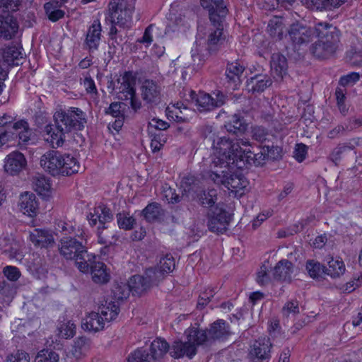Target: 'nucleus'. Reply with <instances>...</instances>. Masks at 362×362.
Returning a JSON list of instances; mask_svg holds the SVG:
<instances>
[{
  "instance_id": "nucleus-1",
  "label": "nucleus",
  "mask_w": 362,
  "mask_h": 362,
  "mask_svg": "<svg viewBox=\"0 0 362 362\" xmlns=\"http://www.w3.org/2000/svg\"><path fill=\"white\" fill-rule=\"evenodd\" d=\"M213 146L216 148L213 160L214 165L230 169H243L252 165H264L269 157L271 148L274 147L273 145H264L260 147L259 152L255 153L247 148L251 146L247 139L234 141L226 137L218 138L216 142L214 140Z\"/></svg>"
},
{
  "instance_id": "nucleus-2",
  "label": "nucleus",
  "mask_w": 362,
  "mask_h": 362,
  "mask_svg": "<svg viewBox=\"0 0 362 362\" xmlns=\"http://www.w3.org/2000/svg\"><path fill=\"white\" fill-rule=\"evenodd\" d=\"M54 124L47 125L45 132L49 138V141L54 148L62 146L66 135L71 132L81 131L87 123L86 113L78 107H69L64 110L55 112Z\"/></svg>"
},
{
  "instance_id": "nucleus-3",
  "label": "nucleus",
  "mask_w": 362,
  "mask_h": 362,
  "mask_svg": "<svg viewBox=\"0 0 362 362\" xmlns=\"http://www.w3.org/2000/svg\"><path fill=\"white\" fill-rule=\"evenodd\" d=\"M317 41L313 43L310 50L319 59H327L334 55L340 47V32L327 23H318L315 25Z\"/></svg>"
},
{
  "instance_id": "nucleus-4",
  "label": "nucleus",
  "mask_w": 362,
  "mask_h": 362,
  "mask_svg": "<svg viewBox=\"0 0 362 362\" xmlns=\"http://www.w3.org/2000/svg\"><path fill=\"white\" fill-rule=\"evenodd\" d=\"M86 245V240L82 233L74 237L63 236L59 244V254L67 260H74L78 269L83 273L88 272V261L95 258L88 253Z\"/></svg>"
},
{
  "instance_id": "nucleus-5",
  "label": "nucleus",
  "mask_w": 362,
  "mask_h": 362,
  "mask_svg": "<svg viewBox=\"0 0 362 362\" xmlns=\"http://www.w3.org/2000/svg\"><path fill=\"white\" fill-rule=\"evenodd\" d=\"M136 77L132 71H125L114 84L117 98L121 100H129L132 108L137 111L141 107V101L136 97Z\"/></svg>"
},
{
  "instance_id": "nucleus-6",
  "label": "nucleus",
  "mask_w": 362,
  "mask_h": 362,
  "mask_svg": "<svg viewBox=\"0 0 362 362\" xmlns=\"http://www.w3.org/2000/svg\"><path fill=\"white\" fill-rule=\"evenodd\" d=\"M108 10L111 23L122 27L130 26L134 11L132 0H110Z\"/></svg>"
},
{
  "instance_id": "nucleus-7",
  "label": "nucleus",
  "mask_w": 362,
  "mask_h": 362,
  "mask_svg": "<svg viewBox=\"0 0 362 362\" xmlns=\"http://www.w3.org/2000/svg\"><path fill=\"white\" fill-rule=\"evenodd\" d=\"M223 18L224 17H220L218 21H211L213 25L209 31L205 49L210 54L216 53L226 43V34L223 25Z\"/></svg>"
},
{
  "instance_id": "nucleus-8",
  "label": "nucleus",
  "mask_w": 362,
  "mask_h": 362,
  "mask_svg": "<svg viewBox=\"0 0 362 362\" xmlns=\"http://www.w3.org/2000/svg\"><path fill=\"white\" fill-rule=\"evenodd\" d=\"M231 220V216L225 209L216 206L208 214V228L213 233H225Z\"/></svg>"
},
{
  "instance_id": "nucleus-9",
  "label": "nucleus",
  "mask_w": 362,
  "mask_h": 362,
  "mask_svg": "<svg viewBox=\"0 0 362 362\" xmlns=\"http://www.w3.org/2000/svg\"><path fill=\"white\" fill-rule=\"evenodd\" d=\"M150 351L151 354L143 348L135 351L137 358H141L144 361L143 362H154L163 358L168 351H170V348L165 339L156 338L151 342Z\"/></svg>"
},
{
  "instance_id": "nucleus-10",
  "label": "nucleus",
  "mask_w": 362,
  "mask_h": 362,
  "mask_svg": "<svg viewBox=\"0 0 362 362\" xmlns=\"http://www.w3.org/2000/svg\"><path fill=\"white\" fill-rule=\"evenodd\" d=\"M143 101L148 107H153L161 100V87L155 81L144 80L140 87Z\"/></svg>"
},
{
  "instance_id": "nucleus-11",
  "label": "nucleus",
  "mask_w": 362,
  "mask_h": 362,
  "mask_svg": "<svg viewBox=\"0 0 362 362\" xmlns=\"http://www.w3.org/2000/svg\"><path fill=\"white\" fill-rule=\"evenodd\" d=\"M272 342L269 337H259L251 346L249 356L252 362H269Z\"/></svg>"
},
{
  "instance_id": "nucleus-12",
  "label": "nucleus",
  "mask_w": 362,
  "mask_h": 362,
  "mask_svg": "<svg viewBox=\"0 0 362 362\" xmlns=\"http://www.w3.org/2000/svg\"><path fill=\"white\" fill-rule=\"evenodd\" d=\"M62 153L57 151L50 150L42 156L40 165L45 171L52 175H62Z\"/></svg>"
},
{
  "instance_id": "nucleus-13",
  "label": "nucleus",
  "mask_w": 362,
  "mask_h": 362,
  "mask_svg": "<svg viewBox=\"0 0 362 362\" xmlns=\"http://www.w3.org/2000/svg\"><path fill=\"white\" fill-rule=\"evenodd\" d=\"M101 32L102 28L100 21L98 20L94 21L86 32L83 49L89 52H94L98 50L101 41Z\"/></svg>"
},
{
  "instance_id": "nucleus-14",
  "label": "nucleus",
  "mask_w": 362,
  "mask_h": 362,
  "mask_svg": "<svg viewBox=\"0 0 362 362\" xmlns=\"http://www.w3.org/2000/svg\"><path fill=\"white\" fill-rule=\"evenodd\" d=\"M211 344L214 341H224L233 334L230 325L224 320L219 319L214 322L208 329Z\"/></svg>"
},
{
  "instance_id": "nucleus-15",
  "label": "nucleus",
  "mask_w": 362,
  "mask_h": 362,
  "mask_svg": "<svg viewBox=\"0 0 362 362\" xmlns=\"http://www.w3.org/2000/svg\"><path fill=\"white\" fill-rule=\"evenodd\" d=\"M288 34L294 44L301 45L311 40L313 36L315 35V27H307L299 23H293L288 30Z\"/></svg>"
},
{
  "instance_id": "nucleus-16",
  "label": "nucleus",
  "mask_w": 362,
  "mask_h": 362,
  "mask_svg": "<svg viewBox=\"0 0 362 362\" xmlns=\"http://www.w3.org/2000/svg\"><path fill=\"white\" fill-rule=\"evenodd\" d=\"M24 223L35 226L37 224L36 216L38 214V203L33 193L24 192Z\"/></svg>"
},
{
  "instance_id": "nucleus-17",
  "label": "nucleus",
  "mask_w": 362,
  "mask_h": 362,
  "mask_svg": "<svg viewBox=\"0 0 362 362\" xmlns=\"http://www.w3.org/2000/svg\"><path fill=\"white\" fill-rule=\"evenodd\" d=\"M88 220L90 226H95L98 221L103 230L107 227L105 223L111 222L113 220V214L111 210L104 205L95 207L93 211H90L87 216Z\"/></svg>"
},
{
  "instance_id": "nucleus-18",
  "label": "nucleus",
  "mask_w": 362,
  "mask_h": 362,
  "mask_svg": "<svg viewBox=\"0 0 362 362\" xmlns=\"http://www.w3.org/2000/svg\"><path fill=\"white\" fill-rule=\"evenodd\" d=\"M200 4L209 11L211 21H218L220 17H225L227 14L223 0H200Z\"/></svg>"
},
{
  "instance_id": "nucleus-19",
  "label": "nucleus",
  "mask_w": 362,
  "mask_h": 362,
  "mask_svg": "<svg viewBox=\"0 0 362 362\" xmlns=\"http://www.w3.org/2000/svg\"><path fill=\"white\" fill-rule=\"evenodd\" d=\"M196 354V347L187 339L186 341L181 340L174 341L170 351V356L175 358H180L184 356L192 358Z\"/></svg>"
},
{
  "instance_id": "nucleus-20",
  "label": "nucleus",
  "mask_w": 362,
  "mask_h": 362,
  "mask_svg": "<svg viewBox=\"0 0 362 362\" xmlns=\"http://www.w3.org/2000/svg\"><path fill=\"white\" fill-rule=\"evenodd\" d=\"M4 170L11 175H18L23 169V153L14 151L4 159Z\"/></svg>"
},
{
  "instance_id": "nucleus-21",
  "label": "nucleus",
  "mask_w": 362,
  "mask_h": 362,
  "mask_svg": "<svg viewBox=\"0 0 362 362\" xmlns=\"http://www.w3.org/2000/svg\"><path fill=\"white\" fill-rule=\"evenodd\" d=\"M18 30V24L13 16L0 15V37L6 40L11 39Z\"/></svg>"
},
{
  "instance_id": "nucleus-22",
  "label": "nucleus",
  "mask_w": 362,
  "mask_h": 362,
  "mask_svg": "<svg viewBox=\"0 0 362 362\" xmlns=\"http://www.w3.org/2000/svg\"><path fill=\"white\" fill-rule=\"evenodd\" d=\"M30 240L35 245L46 247L53 245L54 239L51 231L46 229L34 228L30 231Z\"/></svg>"
},
{
  "instance_id": "nucleus-23",
  "label": "nucleus",
  "mask_w": 362,
  "mask_h": 362,
  "mask_svg": "<svg viewBox=\"0 0 362 362\" xmlns=\"http://www.w3.org/2000/svg\"><path fill=\"white\" fill-rule=\"evenodd\" d=\"M187 339L193 344L196 349L200 345H211L208 330L199 329L197 327H189L185 332Z\"/></svg>"
},
{
  "instance_id": "nucleus-24",
  "label": "nucleus",
  "mask_w": 362,
  "mask_h": 362,
  "mask_svg": "<svg viewBox=\"0 0 362 362\" xmlns=\"http://www.w3.org/2000/svg\"><path fill=\"white\" fill-rule=\"evenodd\" d=\"M287 60L286 58L279 54L274 53L272 56L271 71L273 77L276 81H280L287 73Z\"/></svg>"
},
{
  "instance_id": "nucleus-25",
  "label": "nucleus",
  "mask_w": 362,
  "mask_h": 362,
  "mask_svg": "<svg viewBox=\"0 0 362 362\" xmlns=\"http://www.w3.org/2000/svg\"><path fill=\"white\" fill-rule=\"evenodd\" d=\"M23 129V119L14 122L6 127L5 130L0 133V146L6 143L21 139V129Z\"/></svg>"
},
{
  "instance_id": "nucleus-26",
  "label": "nucleus",
  "mask_w": 362,
  "mask_h": 362,
  "mask_svg": "<svg viewBox=\"0 0 362 362\" xmlns=\"http://www.w3.org/2000/svg\"><path fill=\"white\" fill-rule=\"evenodd\" d=\"M189 100L200 112L210 111L214 108L213 98L209 94L203 92L196 93L194 90H190Z\"/></svg>"
},
{
  "instance_id": "nucleus-27",
  "label": "nucleus",
  "mask_w": 362,
  "mask_h": 362,
  "mask_svg": "<svg viewBox=\"0 0 362 362\" xmlns=\"http://www.w3.org/2000/svg\"><path fill=\"white\" fill-rule=\"evenodd\" d=\"M21 54V52L16 46L7 47L2 51L0 50V64L6 70L8 66H17Z\"/></svg>"
},
{
  "instance_id": "nucleus-28",
  "label": "nucleus",
  "mask_w": 362,
  "mask_h": 362,
  "mask_svg": "<svg viewBox=\"0 0 362 362\" xmlns=\"http://www.w3.org/2000/svg\"><path fill=\"white\" fill-rule=\"evenodd\" d=\"M104 325L103 317L95 312L87 315L81 322L82 329L88 332H98L104 328Z\"/></svg>"
},
{
  "instance_id": "nucleus-29",
  "label": "nucleus",
  "mask_w": 362,
  "mask_h": 362,
  "mask_svg": "<svg viewBox=\"0 0 362 362\" xmlns=\"http://www.w3.org/2000/svg\"><path fill=\"white\" fill-rule=\"evenodd\" d=\"M244 69V66L237 62L228 64L226 76L228 83L233 85V89L238 88V86L240 84Z\"/></svg>"
},
{
  "instance_id": "nucleus-30",
  "label": "nucleus",
  "mask_w": 362,
  "mask_h": 362,
  "mask_svg": "<svg viewBox=\"0 0 362 362\" xmlns=\"http://www.w3.org/2000/svg\"><path fill=\"white\" fill-rule=\"evenodd\" d=\"M93 259L88 261V271L90 270L93 280L95 283H106L109 280V275L106 272L105 264Z\"/></svg>"
},
{
  "instance_id": "nucleus-31",
  "label": "nucleus",
  "mask_w": 362,
  "mask_h": 362,
  "mask_svg": "<svg viewBox=\"0 0 362 362\" xmlns=\"http://www.w3.org/2000/svg\"><path fill=\"white\" fill-rule=\"evenodd\" d=\"M247 185V180L240 174H227L224 181V186L235 194L243 190Z\"/></svg>"
},
{
  "instance_id": "nucleus-32",
  "label": "nucleus",
  "mask_w": 362,
  "mask_h": 362,
  "mask_svg": "<svg viewBox=\"0 0 362 362\" xmlns=\"http://www.w3.org/2000/svg\"><path fill=\"white\" fill-rule=\"evenodd\" d=\"M293 264L287 260L283 259L279 262L274 269V277L279 281H290L293 272Z\"/></svg>"
},
{
  "instance_id": "nucleus-33",
  "label": "nucleus",
  "mask_w": 362,
  "mask_h": 362,
  "mask_svg": "<svg viewBox=\"0 0 362 362\" xmlns=\"http://www.w3.org/2000/svg\"><path fill=\"white\" fill-rule=\"evenodd\" d=\"M267 30L270 36L276 40H281L286 30L284 18L281 16H274L268 23Z\"/></svg>"
},
{
  "instance_id": "nucleus-34",
  "label": "nucleus",
  "mask_w": 362,
  "mask_h": 362,
  "mask_svg": "<svg viewBox=\"0 0 362 362\" xmlns=\"http://www.w3.org/2000/svg\"><path fill=\"white\" fill-rule=\"evenodd\" d=\"M62 175L70 176L78 172L80 164L77 159L70 154H62Z\"/></svg>"
},
{
  "instance_id": "nucleus-35",
  "label": "nucleus",
  "mask_w": 362,
  "mask_h": 362,
  "mask_svg": "<svg viewBox=\"0 0 362 362\" xmlns=\"http://www.w3.org/2000/svg\"><path fill=\"white\" fill-rule=\"evenodd\" d=\"M272 83V79L267 76H255L251 77L247 82V89L253 93L263 92Z\"/></svg>"
},
{
  "instance_id": "nucleus-36",
  "label": "nucleus",
  "mask_w": 362,
  "mask_h": 362,
  "mask_svg": "<svg viewBox=\"0 0 362 362\" xmlns=\"http://www.w3.org/2000/svg\"><path fill=\"white\" fill-rule=\"evenodd\" d=\"M141 213L148 222L158 221L164 215V211L160 204L156 202L148 204Z\"/></svg>"
},
{
  "instance_id": "nucleus-37",
  "label": "nucleus",
  "mask_w": 362,
  "mask_h": 362,
  "mask_svg": "<svg viewBox=\"0 0 362 362\" xmlns=\"http://www.w3.org/2000/svg\"><path fill=\"white\" fill-rule=\"evenodd\" d=\"M45 13L48 19L56 22L64 16L65 12L62 9L60 3L57 1H50L44 6Z\"/></svg>"
},
{
  "instance_id": "nucleus-38",
  "label": "nucleus",
  "mask_w": 362,
  "mask_h": 362,
  "mask_svg": "<svg viewBox=\"0 0 362 362\" xmlns=\"http://www.w3.org/2000/svg\"><path fill=\"white\" fill-rule=\"evenodd\" d=\"M199 204L204 207L213 209L218 199L217 189L209 188L197 195Z\"/></svg>"
},
{
  "instance_id": "nucleus-39",
  "label": "nucleus",
  "mask_w": 362,
  "mask_h": 362,
  "mask_svg": "<svg viewBox=\"0 0 362 362\" xmlns=\"http://www.w3.org/2000/svg\"><path fill=\"white\" fill-rule=\"evenodd\" d=\"M307 6L311 9H331L344 3L346 0H305Z\"/></svg>"
},
{
  "instance_id": "nucleus-40",
  "label": "nucleus",
  "mask_w": 362,
  "mask_h": 362,
  "mask_svg": "<svg viewBox=\"0 0 362 362\" xmlns=\"http://www.w3.org/2000/svg\"><path fill=\"white\" fill-rule=\"evenodd\" d=\"M251 136L252 139L259 142H271L273 145L274 136L262 126H254L251 129Z\"/></svg>"
},
{
  "instance_id": "nucleus-41",
  "label": "nucleus",
  "mask_w": 362,
  "mask_h": 362,
  "mask_svg": "<svg viewBox=\"0 0 362 362\" xmlns=\"http://www.w3.org/2000/svg\"><path fill=\"white\" fill-rule=\"evenodd\" d=\"M225 127L228 132L234 134L241 133L245 129L244 118L238 114H234L226 123Z\"/></svg>"
},
{
  "instance_id": "nucleus-42",
  "label": "nucleus",
  "mask_w": 362,
  "mask_h": 362,
  "mask_svg": "<svg viewBox=\"0 0 362 362\" xmlns=\"http://www.w3.org/2000/svg\"><path fill=\"white\" fill-rule=\"evenodd\" d=\"M128 284L131 291L138 295L141 294L150 288L144 276L141 275H134L131 277Z\"/></svg>"
},
{
  "instance_id": "nucleus-43",
  "label": "nucleus",
  "mask_w": 362,
  "mask_h": 362,
  "mask_svg": "<svg viewBox=\"0 0 362 362\" xmlns=\"http://www.w3.org/2000/svg\"><path fill=\"white\" fill-rule=\"evenodd\" d=\"M345 272V265L341 260L331 258L328 262V267L325 268V274L332 278H337Z\"/></svg>"
},
{
  "instance_id": "nucleus-44",
  "label": "nucleus",
  "mask_w": 362,
  "mask_h": 362,
  "mask_svg": "<svg viewBox=\"0 0 362 362\" xmlns=\"http://www.w3.org/2000/svg\"><path fill=\"white\" fill-rule=\"evenodd\" d=\"M90 348V341L85 337L76 339L72 349V354L76 358H80L86 354Z\"/></svg>"
},
{
  "instance_id": "nucleus-45",
  "label": "nucleus",
  "mask_w": 362,
  "mask_h": 362,
  "mask_svg": "<svg viewBox=\"0 0 362 362\" xmlns=\"http://www.w3.org/2000/svg\"><path fill=\"white\" fill-rule=\"evenodd\" d=\"M165 276L164 272L160 271L158 267L147 269L144 276L146 282L148 283L149 287L158 284Z\"/></svg>"
},
{
  "instance_id": "nucleus-46",
  "label": "nucleus",
  "mask_w": 362,
  "mask_h": 362,
  "mask_svg": "<svg viewBox=\"0 0 362 362\" xmlns=\"http://www.w3.org/2000/svg\"><path fill=\"white\" fill-rule=\"evenodd\" d=\"M306 270L313 279H319L322 274H325V267L314 259L307 261Z\"/></svg>"
},
{
  "instance_id": "nucleus-47",
  "label": "nucleus",
  "mask_w": 362,
  "mask_h": 362,
  "mask_svg": "<svg viewBox=\"0 0 362 362\" xmlns=\"http://www.w3.org/2000/svg\"><path fill=\"white\" fill-rule=\"evenodd\" d=\"M100 316L103 317V322H110L115 319L117 316L119 308L115 303H109L107 305L103 306L101 308Z\"/></svg>"
},
{
  "instance_id": "nucleus-48",
  "label": "nucleus",
  "mask_w": 362,
  "mask_h": 362,
  "mask_svg": "<svg viewBox=\"0 0 362 362\" xmlns=\"http://www.w3.org/2000/svg\"><path fill=\"white\" fill-rule=\"evenodd\" d=\"M130 292L129 284L125 283L115 284L112 291V297L115 300H123L127 298Z\"/></svg>"
},
{
  "instance_id": "nucleus-49",
  "label": "nucleus",
  "mask_w": 362,
  "mask_h": 362,
  "mask_svg": "<svg viewBox=\"0 0 362 362\" xmlns=\"http://www.w3.org/2000/svg\"><path fill=\"white\" fill-rule=\"evenodd\" d=\"M33 188L40 194H44L51 188L49 180L44 176H38L33 178Z\"/></svg>"
},
{
  "instance_id": "nucleus-50",
  "label": "nucleus",
  "mask_w": 362,
  "mask_h": 362,
  "mask_svg": "<svg viewBox=\"0 0 362 362\" xmlns=\"http://www.w3.org/2000/svg\"><path fill=\"white\" fill-rule=\"evenodd\" d=\"M127 107V105L122 102L112 103L105 112L115 118L124 117Z\"/></svg>"
},
{
  "instance_id": "nucleus-51",
  "label": "nucleus",
  "mask_w": 362,
  "mask_h": 362,
  "mask_svg": "<svg viewBox=\"0 0 362 362\" xmlns=\"http://www.w3.org/2000/svg\"><path fill=\"white\" fill-rule=\"evenodd\" d=\"M59 354L53 351L42 349L38 352L35 362H59Z\"/></svg>"
},
{
  "instance_id": "nucleus-52",
  "label": "nucleus",
  "mask_w": 362,
  "mask_h": 362,
  "mask_svg": "<svg viewBox=\"0 0 362 362\" xmlns=\"http://www.w3.org/2000/svg\"><path fill=\"white\" fill-rule=\"evenodd\" d=\"M55 230L64 236L74 235V227L69 223L62 219H57L54 222Z\"/></svg>"
},
{
  "instance_id": "nucleus-53",
  "label": "nucleus",
  "mask_w": 362,
  "mask_h": 362,
  "mask_svg": "<svg viewBox=\"0 0 362 362\" xmlns=\"http://www.w3.org/2000/svg\"><path fill=\"white\" fill-rule=\"evenodd\" d=\"M175 267V264L173 257L171 255H166L160 259L159 265L157 267L163 272L165 276L167 274L172 272Z\"/></svg>"
},
{
  "instance_id": "nucleus-54",
  "label": "nucleus",
  "mask_w": 362,
  "mask_h": 362,
  "mask_svg": "<svg viewBox=\"0 0 362 362\" xmlns=\"http://www.w3.org/2000/svg\"><path fill=\"white\" fill-rule=\"evenodd\" d=\"M117 220L119 228L124 230L132 229L135 223L134 218L127 216L126 214H117Z\"/></svg>"
},
{
  "instance_id": "nucleus-55",
  "label": "nucleus",
  "mask_w": 362,
  "mask_h": 362,
  "mask_svg": "<svg viewBox=\"0 0 362 362\" xmlns=\"http://www.w3.org/2000/svg\"><path fill=\"white\" fill-rule=\"evenodd\" d=\"M38 135L35 130L29 129L28 124L24 121V146L36 144Z\"/></svg>"
},
{
  "instance_id": "nucleus-56",
  "label": "nucleus",
  "mask_w": 362,
  "mask_h": 362,
  "mask_svg": "<svg viewBox=\"0 0 362 362\" xmlns=\"http://www.w3.org/2000/svg\"><path fill=\"white\" fill-rule=\"evenodd\" d=\"M215 291L214 288H209L201 293L199 296L197 308L202 310L210 301L211 298L214 296Z\"/></svg>"
},
{
  "instance_id": "nucleus-57",
  "label": "nucleus",
  "mask_w": 362,
  "mask_h": 362,
  "mask_svg": "<svg viewBox=\"0 0 362 362\" xmlns=\"http://www.w3.org/2000/svg\"><path fill=\"white\" fill-rule=\"evenodd\" d=\"M163 197L168 203L175 204L181 200V197L175 193V189L165 185L163 189Z\"/></svg>"
},
{
  "instance_id": "nucleus-58",
  "label": "nucleus",
  "mask_w": 362,
  "mask_h": 362,
  "mask_svg": "<svg viewBox=\"0 0 362 362\" xmlns=\"http://www.w3.org/2000/svg\"><path fill=\"white\" fill-rule=\"evenodd\" d=\"M60 335L66 339L73 337L76 333V325L71 322H67L61 325L59 328Z\"/></svg>"
},
{
  "instance_id": "nucleus-59",
  "label": "nucleus",
  "mask_w": 362,
  "mask_h": 362,
  "mask_svg": "<svg viewBox=\"0 0 362 362\" xmlns=\"http://www.w3.org/2000/svg\"><path fill=\"white\" fill-rule=\"evenodd\" d=\"M299 313V303L296 300L287 302L282 308L284 315L288 317L290 314L296 315Z\"/></svg>"
},
{
  "instance_id": "nucleus-60",
  "label": "nucleus",
  "mask_w": 362,
  "mask_h": 362,
  "mask_svg": "<svg viewBox=\"0 0 362 362\" xmlns=\"http://www.w3.org/2000/svg\"><path fill=\"white\" fill-rule=\"evenodd\" d=\"M3 273L6 278L12 281L18 280L21 275L20 270L13 266H6L3 269Z\"/></svg>"
},
{
  "instance_id": "nucleus-61",
  "label": "nucleus",
  "mask_w": 362,
  "mask_h": 362,
  "mask_svg": "<svg viewBox=\"0 0 362 362\" xmlns=\"http://www.w3.org/2000/svg\"><path fill=\"white\" fill-rule=\"evenodd\" d=\"M293 153V156L298 162H303L307 155V146L303 144H296Z\"/></svg>"
},
{
  "instance_id": "nucleus-62",
  "label": "nucleus",
  "mask_w": 362,
  "mask_h": 362,
  "mask_svg": "<svg viewBox=\"0 0 362 362\" xmlns=\"http://www.w3.org/2000/svg\"><path fill=\"white\" fill-rule=\"evenodd\" d=\"M191 53L192 58L194 64H197V65H199L203 61H204V58L206 55V53H204L202 52V49L199 48L197 45L194 49H192Z\"/></svg>"
},
{
  "instance_id": "nucleus-63",
  "label": "nucleus",
  "mask_w": 362,
  "mask_h": 362,
  "mask_svg": "<svg viewBox=\"0 0 362 362\" xmlns=\"http://www.w3.org/2000/svg\"><path fill=\"white\" fill-rule=\"evenodd\" d=\"M269 276L267 272L265 266L261 267L259 271L257 272V281L261 286L267 284L269 281Z\"/></svg>"
},
{
  "instance_id": "nucleus-64",
  "label": "nucleus",
  "mask_w": 362,
  "mask_h": 362,
  "mask_svg": "<svg viewBox=\"0 0 362 362\" xmlns=\"http://www.w3.org/2000/svg\"><path fill=\"white\" fill-rule=\"evenodd\" d=\"M149 126L158 130H166L170 127L168 122L157 118L152 119Z\"/></svg>"
}]
</instances>
